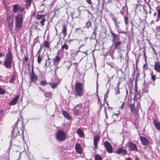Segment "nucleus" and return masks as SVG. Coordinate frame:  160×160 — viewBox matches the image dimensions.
<instances>
[{"label":"nucleus","mask_w":160,"mask_h":160,"mask_svg":"<svg viewBox=\"0 0 160 160\" xmlns=\"http://www.w3.org/2000/svg\"><path fill=\"white\" fill-rule=\"evenodd\" d=\"M66 28L65 26H63L62 29V33H63L64 37L66 35Z\"/></svg>","instance_id":"2f4dec72"},{"label":"nucleus","mask_w":160,"mask_h":160,"mask_svg":"<svg viewBox=\"0 0 160 160\" xmlns=\"http://www.w3.org/2000/svg\"><path fill=\"white\" fill-rule=\"evenodd\" d=\"M62 113L64 117L67 119H71V117L70 115L65 111H62Z\"/></svg>","instance_id":"412c9836"},{"label":"nucleus","mask_w":160,"mask_h":160,"mask_svg":"<svg viewBox=\"0 0 160 160\" xmlns=\"http://www.w3.org/2000/svg\"><path fill=\"white\" fill-rule=\"evenodd\" d=\"M99 139L98 136H95L94 137V145L95 149L97 148V143Z\"/></svg>","instance_id":"a211bd4d"},{"label":"nucleus","mask_w":160,"mask_h":160,"mask_svg":"<svg viewBox=\"0 0 160 160\" xmlns=\"http://www.w3.org/2000/svg\"><path fill=\"white\" fill-rule=\"evenodd\" d=\"M103 145L107 152L109 153H111L112 152V147L110 143L108 141H105L103 142Z\"/></svg>","instance_id":"423d86ee"},{"label":"nucleus","mask_w":160,"mask_h":160,"mask_svg":"<svg viewBox=\"0 0 160 160\" xmlns=\"http://www.w3.org/2000/svg\"><path fill=\"white\" fill-rule=\"evenodd\" d=\"M80 106L79 105H77L74 109V113L76 115H78L80 113Z\"/></svg>","instance_id":"dca6fc26"},{"label":"nucleus","mask_w":160,"mask_h":160,"mask_svg":"<svg viewBox=\"0 0 160 160\" xmlns=\"http://www.w3.org/2000/svg\"><path fill=\"white\" fill-rule=\"evenodd\" d=\"M124 107V103H123L122 105H121V106H120V108L121 109H122Z\"/></svg>","instance_id":"864d4df0"},{"label":"nucleus","mask_w":160,"mask_h":160,"mask_svg":"<svg viewBox=\"0 0 160 160\" xmlns=\"http://www.w3.org/2000/svg\"><path fill=\"white\" fill-rule=\"evenodd\" d=\"M1 63H2V62L0 61V65H1Z\"/></svg>","instance_id":"338daca9"},{"label":"nucleus","mask_w":160,"mask_h":160,"mask_svg":"<svg viewBox=\"0 0 160 160\" xmlns=\"http://www.w3.org/2000/svg\"><path fill=\"white\" fill-rule=\"evenodd\" d=\"M8 52L6 55V58L4 62V65L8 69L11 68L12 64L13 62L12 54L10 52V49L8 48Z\"/></svg>","instance_id":"f257e3e1"},{"label":"nucleus","mask_w":160,"mask_h":160,"mask_svg":"<svg viewBox=\"0 0 160 160\" xmlns=\"http://www.w3.org/2000/svg\"><path fill=\"white\" fill-rule=\"evenodd\" d=\"M28 58H27V57L25 58V61H28Z\"/></svg>","instance_id":"680f3d73"},{"label":"nucleus","mask_w":160,"mask_h":160,"mask_svg":"<svg viewBox=\"0 0 160 160\" xmlns=\"http://www.w3.org/2000/svg\"><path fill=\"white\" fill-rule=\"evenodd\" d=\"M129 107L130 108L131 112L133 114L135 115L137 112L135 108L133 105H130Z\"/></svg>","instance_id":"a878e982"},{"label":"nucleus","mask_w":160,"mask_h":160,"mask_svg":"<svg viewBox=\"0 0 160 160\" xmlns=\"http://www.w3.org/2000/svg\"><path fill=\"white\" fill-rule=\"evenodd\" d=\"M110 33L111 35L113 37V39H112V42L113 44H114V42L120 40V38L119 37V35L115 34L112 30H110Z\"/></svg>","instance_id":"6e6552de"},{"label":"nucleus","mask_w":160,"mask_h":160,"mask_svg":"<svg viewBox=\"0 0 160 160\" xmlns=\"http://www.w3.org/2000/svg\"><path fill=\"white\" fill-rule=\"evenodd\" d=\"M71 55L72 57L75 58L76 56L78 55V54L79 55L80 51L79 50L78 51H75L74 50H71Z\"/></svg>","instance_id":"6ab92c4d"},{"label":"nucleus","mask_w":160,"mask_h":160,"mask_svg":"<svg viewBox=\"0 0 160 160\" xmlns=\"http://www.w3.org/2000/svg\"><path fill=\"white\" fill-rule=\"evenodd\" d=\"M128 19L127 17H126L124 18V21L126 25L128 23Z\"/></svg>","instance_id":"c03bdc74"},{"label":"nucleus","mask_w":160,"mask_h":160,"mask_svg":"<svg viewBox=\"0 0 160 160\" xmlns=\"http://www.w3.org/2000/svg\"><path fill=\"white\" fill-rule=\"evenodd\" d=\"M151 79L153 81H154L155 80V75H153L152 74H151Z\"/></svg>","instance_id":"37998d69"},{"label":"nucleus","mask_w":160,"mask_h":160,"mask_svg":"<svg viewBox=\"0 0 160 160\" xmlns=\"http://www.w3.org/2000/svg\"><path fill=\"white\" fill-rule=\"evenodd\" d=\"M49 84L51 86V87L53 88H55L57 86V83H56L54 82H49Z\"/></svg>","instance_id":"473e14b6"},{"label":"nucleus","mask_w":160,"mask_h":160,"mask_svg":"<svg viewBox=\"0 0 160 160\" xmlns=\"http://www.w3.org/2000/svg\"><path fill=\"white\" fill-rule=\"evenodd\" d=\"M57 139L59 141H62L66 139V135L65 132L62 130L59 131L56 134Z\"/></svg>","instance_id":"20e7f679"},{"label":"nucleus","mask_w":160,"mask_h":160,"mask_svg":"<svg viewBox=\"0 0 160 160\" xmlns=\"http://www.w3.org/2000/svg\"><path fill=\"white\" fill-rule=\"evenodd\" d=\"M114 2L117 7L119 8L121 6V4L119 0H114Z\"/></svg>","instance_id":"cd10ccee"},{"label":"nucleus","mask_w":160,"mask_h":160,"mask_svg":"<svg viewBox=\"0 0 160 160\" xmlns=\"http://www.w3.org/2000/svg\"><path fill=\"white\" fill-rule=\"evenodd\" d=\"M128 150L129 151H134L135 152L138 151L137 147L135 144L129 142H128Z\"/></svg>","instance_id":"0eeeda50"},{"label":"nucleus","mask_w":160,"mask_h":160,"mask_svg":"<svg viewBox=\"0 0 160 160\" xmlns=\"http://www.w3.org/2000/svg\"><path fill=\"white\" fill-rule=\"evenodd\" d=\"M109 92V90H108L107 91V92L106 93V96H107V95H108V93Z\"/></svg>","instance_id":"bf43d9fd"},{"label":"nucleus","mask_w":160,"mask_h":160,"mask_svg":"<svg viewBox=\"0 0 160 160\" xmlns=\"http://www.w3.org/2000/svg\"><path fill=\"white\" fill-rule=\"evenodd\" d=\"M75 149L76 152L79 154H81L82 150L80 145L79 143H77L75 145Z\"/></svg>","instance_id":"f3484780"},{"label":"nucleus","mask_w":160,"mask_h":160,"mask_svg":"<svg viewBox=\"0 0 160 160\" xmlns=\"http://www.w3.org/2000/svg\"><path fill=\"white\" fill-rule=\"evenodd\" d=\"M157 16L160 19V9H159L158 11V15Z\"/></svg>","instance_id":"de8ad7c7"},{"label":"nucleus","mask_w":160,"mask_h":160,"mask_svg":"<svg viewBox=\"0 0 160 160\" xmlns=\"http://www.w3.org/2000/svg\"><path fill=\"white\" fill-rule=\"evenodd\" d=\"M120 83V82H119V83H118V86H117V89H115V91H116V95L118 94H119L120 93L119 88V86Z\"/></svg>","instance_id":"f704fd0d"},{"label":"nucleus","mask_w":160,"mask_h":160,"mask_svg":"<svg viewBox=\"0 0 160 160\" xmlns=\"http://www.w3.org/2000/svg\"><path fill=\"white\" fill-rule=\"evenodd\" d=\"M4 53H2V52H0V58L4 56Z\"/></svg>","instance_id":"603ef678"},{"label":"nucleus","mask_w":160,"mask_h":160,"mask_svg":"<svg viewBox=\"0 0 160 160\" xmlns=\"http://www.w3.org/2000/svg\"><path fill=\"white\" fill-rule=\"evenodd\" d=\"M87 1L88 3L90 4H91L92 2L91 0H87Z\"/></svg>","instance_id":"3c124183"},{"label":"nucleus","mask_w":160,"mask_h":160,"mask_svg":"<svg viewBox=\"0 0 160 160\" xmlns=\"http://www.w3.org/2000/svg\"><path fill=\"white\" fill-rule=\"evenodd\" d=\"M32 68L31 71L29 73L30 80L32 82H36L38 79V77L34 71L33 66L32 65Z\"/></svg>","instance_id":"39448f33"},{"label":"nucleus","mask_w":160,"mask_h":160,"mask_svg":"<svg viewBox=\"0 0 160 160\" xmlns=\"http://www.w3.org/2000/svg\"><path fill=\"white\" fill-rule=\"evenodd\" d=\"M159 17H158V16H157V19H156V21L157 22H158L159 20H160V19H159Z\"/></svg>","instance_id":"5fc2aeb1"},{"label":"nucleus","mask_w":160,"mask_h":160,"mask_svg":"<svg viewBox=\"0 0 160 160\" xmlns=\"http://www.w3.org/2000/svg\"><path fill=\"white\" fill-rule=\"evenodd\" d=\"M135 160H140V159H139V158L138 157H135Z\"/></svg>","instance_id":"4d7b16f0"},{"label":"nucleus","mask_w":160,"mask_h":160,"mask_svg":"<svg viewBox=\"0 0 160 160\" xmlns=\"http://www.w3.org/2000/svg\"><path fill=\"white\" fill-rule=\"evenodd\" d=\"M46 21L45 18H42L41 21L40 22L42 27H43L44 25V22Z\"/></svg>","instance_id":"4c0bfd02"},{"label":"nucleus","mask_w":160,"mask_h":160,"mask_svg":"<svg viewBox=\"0 0 160 160\" xmlns=\"http://www.w3.org/2000/svg\"><path fill=\"white\" fill-rule=\"evenodd\" d=\"M158 28L160 29V26L158 27Z\"/></svg>","instance_id":"774afa93"},{"label":"nucleus","mask_w":160,"mask_h":160,"mask_svg":"<svg viewBox=\"0 0 160 160\" xmlns=\"http://www.w3.org/2000/svg\"><path fill=\"white\" fill-rule=\"evenodd\" d=\"M82 53H84L85 54L86 56V55H87V51H85V52H79V55H81Z\"/></svg>","instance_id":"a18cd8bd"},{"label":"nucleus","mask_w":160,"mask_h":160,"mask_svg":"<svg viewBox=\"0 0 160 160\" xmlns=\"http://www.w3.org/2000/svg\"><path fill=\"white\" fill-rule=\"evenodd\" d=\"M32 0H25V2H26L25 6L27 9H28L31 4Z\"/></svg>","instance_id":"4be33fe9"},{"label":"nucleus","mask_w":160,"mask_h":160,"mask_svg":"<svg viewBox=\"0 0 160 160\" xmlns=\"http://www.w3.org/2000/svg\"><path fill=\"white\" fill-rule=\"evenodd\" d=\"M16 80V76L15 75H13L12 76L9 81L11 83H14V81Z\"/></svg>","instance_id":"bb28decb"},{"label":"nucleus","mask_w":160,"mask_h":160,"mask_svg":"<svg viewBox=\"0 0 160 160\" xmlns=\"http://www.w3.org/2000/svg\"><path fill=\"white\" fill-rule=\"evenodd\" d=\"M126 160H132L131 158H125Z\"/></svg>","instance_id":"6e6d98bb"},{"label":"nucleus","mask_w":160,"mask_h":160,"mask_svg":"<svg viewBox=\"0 0 160 160\" xmlns=\"http://www.w3.org/2000/svg\"><path fill=\"white\" fill-rule=\"evenodd\" d=\"M68 46L66 43L64 44L62 46L61 48L62 49V51H63L64 49L66 50H68Z\"/></svg>","instance_id":"c85d7f7f"},{"label":"nucleus","mask_w":160,"mask_h":160,"mask_svg":"<svg viewBox=\"0 0 160 160\" xmlns=\"http://www.w3.org/2000/svg\"><path fill=\"white\" fill-rule=\"evenodd\" d=\"M106 118H108V115L106 113Z\"/></svg>","instance_id":"e2e57ef3"},{"label":"nucleus","mask_w":160,"mask_h":160,"mask_svg":"<svg viewBox=\"0 0 160 160\" xmlns=\"http://www.w3.org/2000/svg\"><path fill=\"white\" fill-rule=\"evenodd\" d=\"M20 12H23L24 10V7H21L20 6V8H19V9Z\"/></svg>","instance_id":"49530a36"},{"label":"nucleus","mask_w":160,"mask_h":160,"mask_svg":"<svg viewBox=\"0 0 160 160\" xmlns=\"http://www.w3.org/2000/svg\"><path fill=\"white\" fill-rule=\"evenodd\" d=\"M44 16V15L43 14H38L36 15V18L37 19H40L42 18Z\"/></svg>","instance_id":"c9c22d12"},{"label":"nucleus","mask_w":160,"mask_h":160,"mask_svg":"<svg viewBox=\"0 0 160 160\" xmlns=\"http://www.w3.org/2000/svg\"><path fill=\"white\" fill-rule=\"evenodd\" d=\"M60 58L58 56H56L53 60V64L55 66H57L59 63Z\"/></svg>","instance_id":"4468645a"},{"label":"nucleus","mask_w":160,"mask_h":160,"mask_svg":"<svg viewBox=\"0 0 160 160\" xmlns=\"http://www.w3.org/2000/svg\"><path fill=\"white\" fill-rule=\"evenodd\" d=\"M83 45H82L79 48H80L81 47H82L83 46Z\"/></svg>","instance_id":"69168bd1"},{"label":"nucleus","mask_w":160,"mask_h":160,"mask_svg":"<svg viewBox=\"0 0 160 160\" xmlns=\"http://www.w3.org/2000/svg\"><path fill=\"white\" fill-rule=\"evenodd\" d=\"M121 44V42L119 40L114 42V47L115 49L119 48V46Z\"/></svg>","instance_id":"b1692460"},{"label":"nucleus","mask_w":160,"mask_h":160,"mask_svg":"<svg viewBox=\"0 0 160 160\" xmlns=\"http://www.w3.org/2000/svg\"><path fill=\"white\" fill-rule=\"evenodd\" d=\"M6 92V91L2 88L0 87V94H4Z\"/></svg>","instance_id":"ea45409f"},{"label":"nucleus","mask_w":160,"mask_h":160,"mask_svg":"<svg viewBox=\"0 0 160 160\" xmlns=\"http://www.w3.org/2000/svg\"><path fill=\"white\" fill-rule=\"evenodd\" d=\"M105 1H106L107 2L109 3L111 2L112 1V0H104Z\"/></svg>","instance_id":"8fccbe9b"},{"label":"nucleus","mask_w":160,"mask_h":160,"mask_svg":"<svg viewBox=\"0 0 160 160\" xmlns=\"http://www.w3.org/2000/svg\"><path fill=\"white\" fill-rule=\"evenodd\" d=\"M77 133L81 137H84V136L83 131L81 129L79 128L77 130Z\"/></svg>","instance_id":"5701e85b"},{"label":"nucleus","mask_w":160,"mask_h":160,"mask_svg":"<svg viewBox=\"0 0 160 160\" xmlns=\"http://www.w3.org/2000/svg\"><path fill=\"white\" fill-rule=\"evenodd\" d=\"M12 129L13 130L12 131V139L13 137H14L15 135H16V132L17 131V128H16V126H14L12 127Z\"/></svg>","instance_id":"393cba45"},{"label":"nucleus","mask_w":160,"mask_h":160,"mask_svg":"<svg viewBox=\"0 0 160 160\" xmlns=\"http://www.w3.org/2000/svg\"><path fill=\"white\" fill-rule=\"evenodd\" d=\"M119 114V113L116 114L114 113H113L112 117V118L113 119V121L111 123L115 121H119L121 119V117L118 118Z\"/></svg>","instance_id":"9b49d317"},{"label":"nucleus","mask_w":160,"mask_h":160,"mask_svg":"<svg viewBox=\"0 0 160 160\" xmlns=\"http://www.w3.org/2000/svg\"><path fill=\"white\" fill-rule=\"evenodd\" d=\"M4 8H5V9L7 7V6L6 5V6H5V5L4 4Z\"/></svg>","instance_id":"0e129e2a"},{"label":"nucleus","mask_w":160,"mask_h":160,"mask_svg":"<svg viewBox=\"0 0 160 160\" xmlns=\"http://www.w3.org/2000/svg\"><path fill=\"white\" fill-rule=\"evenodd\" d=\"M107 98V97H106V94H105L104 95V99H106Z\"/></svg>","instance_id":"052dcab7"},{"label":"nucleus","mask_w":160,"mask_h":160,"mask_svg":"<svg viewBox=\"0 0 160 160\" xmlns=\"http://www.w3.org/2000/svg\"><path fill=\"white\" fill-rule=\"evenodd\" d=\"M19 98V95H17L9 103L11 105L13 106L15 105L18 101Z\"/></svg>","instance_id":"ddd939ff"},{"label":"nucleus","mask_w":160,"mask_h":160,"mask_svg":"<svg viewBox=\"0 0 160 160\" xmlns=\"http://www.w3.org/2000/svg\"><path fill=\"white\" fill-rule=\"evenodd\" d=\"M42 58L41 57H40V55H39L38 57V63H39L42 60Z\"/></svg>","instance_id":"79ce46f5"},{"label":"nucleus","mask_w":160,"mask_h":160,"mask_svg":"<svg viewBox=\"0 0 160 160\" xmlns=\"http://www.w3.org/2000/svg\"><path fill=\"white\" fill-rule=\"evenodd\" d=\"M23 19V17L21 14H17L15 19L16 29L17 31L20 29L22 27Z\"/></svg>","instance_id":"f03ea898"},{"label":"nucleus","mask_w":160,"mask_h":160,"mask_svg":"<svg viewBox=\"0 0 160 160\" xmlns=\"http://www.w3.org/2000/svg\"><path fill=\"white\" fill-rule=\"evenodd\" d=\"M20 8V5L19 4H16L14 5L12 10L14 13H16L18 11Z\"/></svg>","instance_id":"aec40b11"},{"label":"nucleus","mask_w":160,"mask_h":160,"mask_svg":"<svg viewBox=\"0 0 160 160\" xmlns=\"http://www.w3.org/2000/svg\"><path fill=\"white\" fill-rule=\"evenodd\" d=\"M112 20H113V21L114 22V23L118 22V21H117L116 18L115 17H113Z\"/></svg>","instance_id":"09e8293b"},{"label":"nucleus","mask_w":160,"mask_h":160,"mask_svg":"<svg viewBox=\"0 0 160 160\" xmlns=\"http://www.w3.org/2000/svg\"><path fill=\"white\" fill-rule=\"evenodd\" d=\"M86 27L87 28H88L91 26V22L89 21L87 22L86 23Z\"/></svg>","instance_id":"a19ab883"},{"label":"nucleus","mask_w":160,"mask_h":160,"mask_svg":"<svg viewBox=\"0 0 160 160\" xmlns=\"http://www.w3.org/2000/svg\"><path fill=\"white\" fill-rule=\"evenodd\" d=\"M154 69L158 72H160V62H157L155 63Z\"/></svg>","instance_id":"f8f14e48"},{"label":"nucleus","mask_w":160,"mask_h":160,"mask_svg":"<svg viewBox=\"0 0 160 160\" xmlns=\"http://www.w3.org/2000/svg\"><path fill=\"white\" fill-rule=\"evenodd\" d=\"M118 32L119 34H126L127 32L120 29V28L118 29Z\"/></svg>","instance_id":"e433bc0d"},{"label":"nucleus","mask_w":160,"mask_h":160,"mask_svg":"<svg viewBox=\"0 0 160 160\" xmlns=\"http://www.w3.org/2000/svg\"><path fill=\"white\" fill-rule=\"evenodd\" d=\"M116 153L118 154H121L123 155H124L127 154V152L126 149H123L122 148H121L117 150Z\"/></svg>","instance_id":"9d476101"},{"label":"nucleus","mask_w":160,"mask_h":160,"mask_svg":"<svg viewBox=\"0 0 160 160\" xmlns=\"http://www.w3.org/2000/svg\"><path fill=\"white\" fill-rule=\"evenodd\" d=\"M40 83L41 85L42 86H45L46 85L48 84V83L45 80H41Z\"/></svg>","instance_id":"7c9ffc66"},{"label":"nucleus","mask_w":160,"mask_h":160,"mask_svg":"<svg viewBox=\"0 0 160 160\" xmlns=\"http://www.w3.org/2000/svg\"><path fill=\"white\" fill-rule=\"evenodd\" d=\"M140 139L142 144L144 146H147L149 144V140L145 137L140 136Z\"/></svg>","instance_id":"1a4fd4ad"},{"label":"nucleus","mask_w":160,"mask_h":160,"mask_svg":"<svg viewBox=\"0 0 160 160\" xmlns=\"http://www.w3.org/2000/svg\"><path fill=\"white\" fill-rule=\"evenodd\" d=\"M43 45L44 47L47 48H49L50 47L49 43L47 41L44 42L43 43Z\"/></svg>","instance_id":"72a5a7b5"},{"label":"nucleus","mask_w":160,"mask_h":160,"mask_svg":"<svg viewBox=\"0 0 160 160\" xmlns=\"http://www.w3.org/2000/svg\"><path fill=\"white\" fill-rule=\"evenodd\" d=\"M153 123L156 128L160 131V123L155 119L153 121Z\"/></svg>","instance_id":"2eb2a0df"},{"label":"nucleus","mask_w":160,"mask_h":160,"mask_svg":"<svg viewBox=\"0 0 160 160\" xmlns=\"http://www.w3.org/2000/svg\"><path fill=\"white\" fill-rule=\"evenodd\" d=\"M95 160H102V158L98 154H96L95 156Z\"/></svg>","instance_id":"c756f323"},{"label":"nucleus","mask_w":160,"mask_h":160,"mask_svg":"<svg viewBox=\"0 0 160 160\" xmlns=\"http://www.w3.org/2000/svg\"><path fill=\"white\" fill-rule=\"evenodd\" d=\"M75 96L80 97L82 94V84L81 82H78L75 85Z\"/></svg>","instance_id":"7ed1b4c3"},{"label":"nucleus","mask_w":160,"mask_h":160,"mask_svg":"<svg viewBox=\"0 0 160 160\" xmlns=\"http://www.w3.org/2000/svg\"><path fill=\"white\" fill-rule=\"evenodd\" d=\"M119 22H116L114 23L116 28L117 29H119L120 28V26L119 25Z\"/></svg>","instance_id":"58836bf2"},{"label":"nucleus","mask_w":160,"mask_h":160,"mask_svg":"<svg viewBox=\"0 0 160 160\" xmlns=\"http://www.w3.org/2000/svg\"><path fill=\"white\" fill-rule=\"evenodd\" d=\"M126 95H127L128 94V90H127V89H126Z\"/></svg>","instance_id":"13d9d810"}]
</instances>
